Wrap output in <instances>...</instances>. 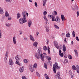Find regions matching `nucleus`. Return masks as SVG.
I'll list each match as a JSON object with an SVG mask.
<instances>
[{"label":"nucleus","mask_w":79,"mask_h":79,"mask_svg":"<svg viewBox=\"0 0 79 79\" xmlns=\"http://www.w3.org/2000/svg\"><path fill=\"white\" fill-rule=\"evenodd\" d=\"M42 49L41 48H39L38 50V54H35V56L39 60L40 58H41V60L43 61H44V54L42 53Z\"/></svg>","instance_id":"obj_1"},{"label":"nucleus","mask_w":79,"mask_h":79,"mask_svg":"<svg viewBox=\"0 0 79 79\" xmlns=\"http://www.w3.org/2000/svg\"><path fill=\"white\" fill-rule=\"evenodd\" d=\"M26 11L23 12L22 13V15L23 16L22 18L20 19L19 20V23L20 24H23V23H26L27 22L26 19Z\"/></svg>","instance_id":"obj_2"},{"label":"nucleus","mask_w":79,"mask_h":79,"mask_svg":"<svg viewBox=\"0 0 79 79\" xmlns=\"http://www.w3.org/2000/svg\"><path fill=\"white\" fill-rule=\"evenodd\" d=\"M56 69H60V67L58 66V63L56 62L54 65H53V70L54 71V73H56Z\"/></svg>","instance_id":"obj_3"},{"label":"nucleus","mask_w":79,"mask_h":79,"mask_svg":"<svg viewBox=\"0 0 79 79\" xmlns=\"http://www.w3.org/2000/svg\"><path fill=\"white\" fill-rule=\"evenodd\" d=\"M52 18V21H56V23H59L60 22V18L58 17L57 16L56 17V19H55V15H53Z\"/></svg>","instance_id":"obj_4"},{"label":"nucleus","mask_w":79,"mask_h":79,"mask_svg":"<svg viewBox=\"0 0 79 79\" xmlns=\"http://www.w3.org/2000/svg\"><path fill=\"white\" fill-rule=\"evenodd\" d=\"M8 51H6V53L4 60H5V62L6 63H7L8 60H7V58H8Z\"/></svg>","instance_id":"obj_5"},{"label":"nucleus","mask_w":79,"mask_h":79,"mask_svg":"<svg viewBox=\"0 0 79 79\" xmlns=\"http://www.w3.org/2000/svg\"><path fill=\"white\" fill-rule=\"evenodd\" d=\"M60 73L58 72L56 75L55 76V77L56 79L58 78V79H62L60 77Z\"/></svg>","instance_id":"obj_6"},{"label":"nucleus","mask_w":79,"mask_h":79,"mask_svg":"<svg viewBox=\"0 0 79 79\" xmlns=\"http://www.w3.org/2000/svg\"><path fill=\"white\" fill-rule=\"evenodd\" d=\"M13 64H14V63L13 61V60L12 59H10L9 60V64L10 65H13Z\"/></svg>","instance_id":"obj_7"},{"label":"nucleus","mask_w":79,"mask_h":79,"mask_svg":"<svg viewBox=\"0 0 79 79\" xmlns=\"http://www.w3.org/2000/svg\"><path fill=\"white\" fill-rule=\"evenodd\" d=\"M24 66H22V67H21L19 69V71L20 73H23V72L24 71Z\"/></svg>","instance_id":"obj_8"},{"label":"nucleus","mask_w":79,"mask_h":79,"mask_svg":"<svg viewBox=\"0 0 79 79\" xmlns=\"http://www.w3.org/2000/svg\"><path fill=\"white\" fill-rule=\"evenodd\" d=\"M13 43L14 44H16V37H13Z\"/></svg>","instance_id":"obj_9"},{"label":"nucleus","mask_w":79,"mask_h":79,"mask_svg":"<svg viewBox=\"0 0 79 79\" xmlns=\"http://www.w3.org/2000/svg\"><path fill=\"white\" fill-rule=\"evenodd\" d=\"M30 40H31L32 42H34V41H35V40L34 39V38H33V36H32V35H30Z\"/></svg>","instance_id":"obj_10"},{"label":"nucleus","mask_w":79,"mask_h":79,"mask_svg":"<svg viewBox=\"0 0 79 79\" xmlns=\"http://www.w3.org/2000/svg\"><path fill=\"white\" fill-rule=\"evenodd\" d=\"M32 24V21L31 20H29L28 22V27H30L31 26Z\"/></svg>","instance_id":"obj_11"},{"label":"nucleus","mask_w":79,"mask_h":79,"mask_svg":"<svg viewBox=\"0 0 79 79\" xmlns=\"http://www.w3.org/2000/svg\"><path fill=\"white\" fill-rule=\"evenodd\" d=\"M76 69L77 70V73H79V67L78 65H77L76 67Z\"/></svg>","instance_id":"obj_12"},{"label":"nucleus","mask_w":79,"mask_h":79,"mask_svg":"<svg viewBox=\"0 0 79 79\" xmlns=\"http://www.w3.org/2000/svg\"><path fill=\"white\" fill-rule=\"evenodd\" d=\"M63 50L64 51V52H66V47L64 44L63 46Z\"/></svg>","instance_id":"obj_13"},{"label":"nucleus","mask_w":79,"mask_h":79,"mask_svg":"<svg viewBox=\"0 0 79 79\" xmlns=\"http://www.w3.org/2000/svg\"><path fill=\"white\" fill-rule=\"evenodd\" d=\"M21 17V14L19 13H18L17 14V19H19Z\"/></svg>","instance_id":"obj_14"},{"label":"nucleus","mask_w":79,"mask_h":79,"mask_svg":"<svg viewBox=\"0 0 79 79\" xmlns=\"http://www.w3.org/2000/svg\"><path fill=\"white\" fill-rule=\"evenodd\" d=\"M74 7L75 8V9L72 8L73 10V11H75L76 10V9L77 10H78V7L77 6H74Z\"/></svg>","instance_id":"obj_15"},{"label":"nucleus","mask_w":79,"mask_h":79,"mask_svg":"<svg viewBox=\"0 0 79 79\" xmlns=\"http://www.w3.org/2000/svg\"><path fill=\"white\" fill-rule=\"evenodd\" d=\"M38 43L37 42H35L33 43V46H35V47H37Z\"/></svg>","instance_id":"obj_16"},{"label":"nucleus","mask_w":79,"mask_h":79,"mask_svg":"<svg viewBox=\"0 0 79 79\" xmlns=\"http://www.w3.org/2000/svg\"><path fill=\"white\" fill-rule=\"evenodd\" d=\"M70 36H71V35H70V34L69 32L67 33L66 35V37H70Z\"/></svg>","instance_id":"obj_17"},{"label":"nucleus","mask_w":79,"mask_h":79,"mask_svg":"<svg viewBox=\"0 0 79 79\" xmlns=\"http://www.w3.org/2000/svg\"><path fill=\"white\" fill-rule=\"evenodd\" d=\"M23 62L24 63H27L29 62V60L28 59H24L23 60Z\"/></svg>","instance_id":"obj_18"},{"label":"nucleus","mask_w":79,"mask_h":79,"mask_svg":"<svg viewBox=\"0 0 79 79\" xmlns=\"http://www.w3.org/2000/svg\"><path fill=\"white\" fill-rule=\"evenodd\" d=\"M20 56H15V58L16 60H19V59H20V58H19Z\"/></svg>","instance_id":"obj_19"},{"label":"nucleus","mask_w":79,"mask_h":79,"mask_svg":"<svg viewBox=\"0 0 79 79\" xmlns=\"http://www.w3.org/2000/svg\"><path fill=\"white\" fill-rule=\"evenodd\" d=\"M47 0H44L43 5L44 6H45V4H46V3H47Z\"/></svg>","instance_id":"obj_20"},{"label":"nucleus","mask_w":79,"mask_h":79,"mask_svg":"<svg viewBox=\"0 0 79 79\" xmlns=\"http://www.w3.org/2000/svg\"><path fill=\"white\" fill-rule=\"evenodd\" d=\"M5 16H6V17H9V16H10V15H9L8 13V12H7V11H6V12Z\"/></svg>","instance_id":"obj_21"},{"label":"nucleus","mask_w":79,"mask_h":79,"mask_svg":"<svg viewBox=\"0 0 79 79\" xmlns=\"http://www.w3.org/2000/svg\"><path fill=\"white\" fill-rule=\"evenodd\" d=\"M37 64L36 63L34 64L33 65L34 68H37Z\"/></svg>","instance_id":"obj_22"},{"label":"nucleus","mask_w":79,"mask_h":79,"mask_svg":"<svg viewBox=\"0 0 79 79\" xmlns=\"http://www.w3.org/2000/svg\"><path fill=\"white\" fill-rule=\"evenodd\" d=\"M44 76L46 79H49V77H48V76L47 75L46 73L44 74Z\"/></svg>","instance_id":"obj_23"},{"label":"nucleus","mask_w":79,"mask_h":79,"mask_svg":"<svg viewBox=\"0 0 79 79\" xmlns=\"http://www.w3.org/2000/svg\"><path fill=\"white\" fill-rule=\"evenodd\" d=\"M15 64H18L19 66H20V63H19V61L18 60H16L15 62Z\"/></svg>","instance_id":"obj_24"},{"label":"nucleus","mask_w":79,"mask_h":79,"mask_svg":"<svg viewBox=\"0 0 79 79\" xmlns=\"http://www.w3.org/2000/svg\"><path fill=\"white\" fill-rule=\"evenodd\" d=\"M45 28H46V31L47 32H48V31H49V28L47 26L45 27Z\"/></svg>","instance_id":"obj_25"},{"label":"nucleus","mask_w":79,"mask_h":79,"mask_svg":"<svg viewBox=\"0 0 79 79\" xmlns=\"http://www.w3.org/2000/svg\"><path fill=\"white\" fill-rule=\"evenodd\" d=\"M64 15H61V18L62 19V21H64Z\"/></svg>","instance_id":"obj_26"},{"label":"nucleus","mask_w":79,"mask_h":79,"mask_svg":"<svg viewBox=\"0 0 79 79\" xmlns=\"http://www.w3.org/2000/svg\"><path fill=\"white\" fill-rule=\"evenodd\" d=\"M53 16V15H48V17L49 18H50V19H52V18Z\"/></svg>","instance_id":"obj_27"},{"label":"nucleus","mask_w":79,"mask_h":79,"mask_svg":"<svg viewBox=\"0 0 79 79\" xmlns=\"http://www.w3.org/2000/svg\"><path fill=\"white\" fill-rule=\"evenodd\" d=\"M72 68L73 69V70H76V67H75V66L74 65L72 66Z\"/></svg>","instance_id":"obj_28"},{"label":"nucleus","mask_w":79,"mask_h":79,"mask_svg":"<svg viewBox=\"0 0 79 79\" xmlns=\"http://www.w3.org/2000/svg\"><path fill=\"white\" fill-rule=\"evenodd\" d=\"M43 50H45V51H46V50H47V47L44 46L43 47Z\"/></svg>","instance_id":"obj_29"},{"label":"nucleus","mask_w":79,"mask_h":79,"mask_svg":"<svg viewBox=\"0 0 79 79\" xmlns=\"http://www.w3.org/2000/svg\"><path fill=\"white\" fill-rule=\"evenodd\" d=\"M44 67L45 68H46V69H47V64L45 63H44Z\"/></svg>","instance_id":"obj_30"},{"label":"nucleus","mask_w":79,"mask_h":79,"mask_svg":"<svg viewBox=\"0 0 79 79\" xmlns=\"http://www.w3.org/2000/svg\"><path fill=\"white\" fill-rule=\"evenodd\" d=\"M2 31L0 30V39H1V38H2Z\"/></svg>","instance_id":"obj_31"},{"label":"nucleus","mask_w":79,"mask_h":79,"mask_svg":"<svg viewBox=\"0 0 79 79\" xmlns=\"http://www.w3.org/2000/svg\"><path fill=\"white\" fill-rule=\"evenodd\" d=\"M72 35L73 37H75V32L74 31H73L72 32Z\"/></svg>","instance_id":"obj_32"},{"label":"nucleus","mask_w":79,"mask_h":79,"mask_svg":"<svg viewBox=\"0 0 79 79\" xmlns=\"http://www.w3.org/2000/svg\"><path fill=\"white\" fill-rule=\"evenodd\" d=\"M68 57L69 58V59H72V56H71V55H68Z\"/></svg>","instance_id":"obj_33"},{"label":"nucleus","mask_w":79,"mask_h":79,"mask_svg":"<svg viewBox=\"0 0 79 79\" xmlns=\"http://www.w3.org/2000/svg\"><path fill=\"white\" fill-rule=\"evenodd\" d=\"M44 19L46 21H48V20L47 19V17L46 16H44Z\"/></svg>","instance_id":"obj_34"},{"label":"nucleus","mask_w":79,"mask_h":79,"mask_svg":"<svg viewBox=\"0 0 79 79\" xmlns=\"http://www.w3.org/2000/svg\"><path fill=\"white\" fill-rule=\"evenodd\" d=\"M54 45H55V46L56 45H58V43L56 42V41H55L54 42Z\"/></svg>","instance_id":"obj_35"},{"label":"nucleus","mask_w":79,"mask_h":79,"mask_svg":"<svg viewBox=\"0 0 79 79\" xmlns=\"http://www.w3.org/2000/svg\"><path fill=\"white\" fill-rule=\"evenodd\" d=\"M54 26L55 27V28H56V29H59V27H58L56 25H54Z\"/></svg>","instance_id":"obj_36"},{"label":"nucleus","mask_w":79,"mask_h":79,"mask_svg":"<svg viewBox=\"0 0 79 79\" xmlns=\"http://www.w3.org/2000/svg\"><path fill=\"white\" fill-rule=\"evenodd\" d=\"M36 75L38 76V77H40V74H39V73H38V72H37L36 73Z\"/></svg>","instance_id":"obj_37"},{"label":"nucleus","mask_w":79,"mask_h":79,"mask_svg":"<svg viewBox=\"0 0 79 79\" xmlns=\"http://www.w3.org/2000/svg\"><path fill=\"white\" fill-rule=\"evenodd\" d=\"M0 12L1 15H2L3 13V10H0Z\"/></svg>","instance_id":"obj_38"},{"label":"nucleus","mask_w":79,"mask_h":79,"mask_svg":"<svg viewBox=\"0 0 79 79\" xmlns=\"http://www.w3.org/2000/svg\"><path fill=\"white\" fill-rule=\"evenodd\" d=\"M47 11H44L43 13V14L44 16H46L47 15Z\"/></svg>","instance_id":"obj_39"},{"label":"nucleus","mask_w":79,"mask_h":79,"mask_svg":"<svg viewBox=\"0 0 79 79\" xmlns=\"http://www.w3.org/2000/svg\"><path fill=\"white\" fill-rule=\"evenodd\" d=\"M68 60L65 59L64 60V63H68Z\"/></svg>","instance_id":"obj_40"},{"label":"nucleus","mask_w":79,"mask_h":79,"mask_svg":"<svg viewBox=\"0 0 79 79\" xmlns=\"http://www.w3.org/2000/svg\"><path fill=\"white\" fill-rule=\"evenodd\" d=\"M28 40V39H27V38H25L23 40L24 41H27V40Z\"/></svg>","instance_id":"obj_41"},{"label":"nucleus","mask_w":79,"mask_h":79,"mask_svg":"<svg viewBox=\"0 0 79 79\" xmlns=\"http://www.w3.org/2000/svg\"><path fill=\"white\" fill-rule=\"evenodd\" d=\"M5 25L6 26H7V27H10V25L9 23H6Z\"/></svg>","instance_id":"obj_42"},{"label":"nucleus","mask_w":79,"mask_h":79,"mask_svg":"<svg viewBox=\"0 0 79 79\" xmlns=\"http://www.w3.org/2000/svg\"><path fill=\"white\" fill-rule=\"evenodd\" d=\"M6 2H11L12 0H6Z\"/></svg>","instance_id":"obj_43"},{"label":"nucleus","mask_w":79,"mask_h":79,"mask_svg":"<svg viewBox=\"0 0 79 79\" xmlns=\"http://www.w3.org/2000/svg\"><path fill=\"white\" fill-rule=\"evenodd\" d=\"M39 34V32H38V31H37L36 33V34H35V35L36 36H38V34Z\"/></svg>","instance_id":"obj_44"},{"label":"nucleus","mask_w":79,"mask_h":79,"mask_svg":"<svg viewBox=\"0 0 79 79\" xmlns=\"http://www.w3.org/2000/svg\"><path fill=\"white\" fill-rule=\"evenodd\" d=\"M60 55V56L63 57V53H59Z\"/></svg>","instance_id":"obj_45"},{"label":"nucleus","mask_w":79,"mask_h":79,"mask_svg":"<svg viewBox=\"0 0 79 79\" xmlns=\"http://www.w3.org/2000/svg\"><path fill=\"white\" fill-rule=\"evenodd\" d=\"M35 6H36V7H37V2H35Z\"/></svg>","instance_id":"obj_46"},{"label":"nucleus","mask_w":79,"mask_h":79,"mask_svg":"<svg viewBox=\"0 0 79 79\" xmlns=\"http://www.w3.org/2000/svg\"><path fill=\"white\" fill-rule=\"evenodd\" d=\"M22 78L23 79H27V78H26V77L24 76H23L22 77Z\"/></svg>","instance_id":"obj_47"},{"label":"nucleus","mask_w":79,"mask_h":79,"mask_svg":"<svg viewBox=\"0 0 79 79\" xmlns=\"http://www.w3.org/2000/svg\"><path fill=\"white\" fill-rule=\"evenodd\" d=\"M55 46L56 48H57V49H58V48H59V46H58V44L57 45H56Z\"/></svg>","instance_id":"obj_48"},{"label":"nucleus","mask_w":79,"mask_h":79,"mask_svg":"<svg viewBox=\"0 0 79 79\" xmlns=\"http://www.w3.org/2000/svg\"><path fill=\"white\" fill-rule=\"evenodd\" d=\"M71 73H72V72L71 70H70L69 72V76H70V75H71V74H72Z\"/></svg>","instance_id":"obj_49"},{"label":"nucleus","mask_w":79,"mask_h":79,"mask_svg":"<svg viewBox=\"0 0 79 79\" xmlns=\"http://www.w3.org/2000/svg\"><path fill=\"white\" fill-rule=\"evenodd\" d=\"M57 15V12H56V11H54V15Z\"/></svg>","instance_id":"obj_50"},{"label":"nucleus","mask_w":79,"mask_h":79,"mask_svg":"<svg viewBox=\"0 0 79 79\" xmlns=\"http://www.w3.org/2000/svg\"><path fill=\"white\" fill-rule=\"evenodd\" d=\"M29 69H32V66L29 65Z\"/></svg>","instance_id":"obj_51"},{"label":"nucleus","mask_w":79,"mask_h":79,"mask_svg":"<svg viewBox=\"0 0 79 79\" xmlns=\"http://www.w3.org/2000/svg\"><path fill=\"white\" fill-rule=\"evenodd\" d=\"M49 63H50V66H52V61H49Z\"/></svg>","instance_id":"obj_52"},{"label":"nucleus","mask_w":79,"mask_h":79,"mask_svg":"<svg viewBox=\"0 0 79 79\" xmlns=\"http://www.w3.org/2000/svg\"><path fill=\"white\" fill-rule=\"evenodd\" d=\"M76 39L77 40V41H79V38H78V37H77V36L76 38Z\"/></svg>","instance_id":"obj_53"},{"label":"nucleus","mask_w":79,"mask_h":79,"mask_svg":"<svg viewBox=\"0 0 79 79\" xmlns=\"http://www.w3.org/2000/svg\"><path fill=\"white\" fill-rule=\"evenodd\" d=\"M75 55H76V56H78V53L77 52H76L75 53Z\"/></svg>","instance_id":"obj_54"},{"label":"nucleus","mask_w":79,"mask_h":79,"mask_svg":"<svg viewBox=\"0 0 79 79\" xmlns=\"http://www.w3.org/2000/svg\"><path fill=\"white\" fill-rule=\"evenodd\" d=\"M70 76H71V77L73 78V76H74V74H71V75H70Z\"/></svg>","instance_id":"obj_55"},{"label":"nucleus","mask_w":79,"mask_h":79,"mask_svg":"<svg viewBox=\"0 0 79 79\" xmlns=\"http://www.w3.org/2000/svg\"><path fill=\"white\" fill-rule=\"evenodd\" d=\"M77 17H78V16H79V11H77Z\"/></svg>","instance_id":"obj_56"},{"label":"nucleus","mask_w":79,"mask_h":79,"mask_svg":"<svg viewBox=\"0 0 79 79\" xmlns=\"http://www.w3.org/2000/svg\"><path fill=\"white\" fill-rule=\"evenodd\" d=\"M30 70L31 71V72H34V70L32 69H30Z\"/></svg>","instance_id":"obj_57"},{"label":"nucleus","mask_w":79,"mask_h":79,"mask_svg":"<svg viewBox=\"0 0 79 79\" xmlns=\"http://www.w3.org/2000/svg\"><path fill=\"white\" fill-rule=\"evenodd\" d=\"M19 32L20 35H21L22 34V31H19Z\"/></svg>","instance_id":"obj_58"},{"label":"nucleus","mask_w":79,"mask_h":79,"mask_svg":"<svg viewBox=\"0 0 79 79\" xmlns=\"http://www.w3.org/2000/svg\"><path fill=\"white\" fill-rule=\"evenodd\" d=\"M8 20H9V21H10V20H11V17L8 18Z\"/></svg>","instance_id":"obj_59"},{"label":"nucleus","mask_w":79,"mask_h":79,"mask_svg":"<svg viewBox=\"0 0 79 79\" xmlns=\"http://www.w3.org/2000/svg\"><path fill=\"white\" fill-rule=\"evenodd\" d=\"M26 14L27 15V18L28 15H29V13H27V12H26Z\"/></svg>","instance_id":"obj_60"},{"label":"nucleus","mask_w":79,"mask_h":79,"mask_svg":"<svg viewBox=\"0 0 79 79\" xmlns=\"http://www.w3.org/2000/svg\"><path fill=\"white\" fill-rule=\"evenodd\" d=\"M65 35V34L64 33H63L61 35V36H64V35Z\"/></svg>","instance_id":"obj_61"},{"label":"nucleus","mask_w":79,"mask_h":79,"mask_svg":"<svg viewBox=\"0 0 79 79\" xmlns=\"http://www.w3.org/2000/svg\"><path fill=\"white\" fill-rule=\"evenodd\" d=\"M71 45H73V44H74V42L73 41H72L71 42Z\"/></svg>","instance_id":"obj_62"},{"label":"nucleus","mask_w":79,"mask_h":79,"mask_svg":"<svg viewBox=\"0 0 79 79\" xmlns=\"http://www.w3.org/2000/svg\"><path fill=\"white\" fill-rule=\"evenodd\" d=\"M48 60H51V57H49L48 58Z\"/></svg>","instance_id":"obj_63"},{"label":"nucleus","mask_w":79,"mask_h":79,"mask_svg":"<svg viewBox=\"0 0 79 79\" xmlns=\"http://www.w3.org/2000/svg\"><path fill=\"white\" fill-rule=\"evenodd\" d=\"M74 52H75V53L77 52V51L76 49L74 50Z\"/></svg>","instance_id":"obj_64"}]
</instances>
